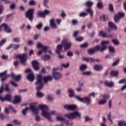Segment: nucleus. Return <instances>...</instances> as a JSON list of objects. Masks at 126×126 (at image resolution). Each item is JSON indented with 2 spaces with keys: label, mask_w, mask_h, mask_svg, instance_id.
<instances>
[{
  "label": "nucleus",
  "mask_w": 126,
  "mask_h": 126,
  "mask_svg": "<svg viewBox=\"0 0 126 126\" xmlns=\"http://www.w3.org/2000/svg\"><path fill=\"white\" fill-rule=\"evenodd\" d=\"M11 76L13 78H14V79H15V80H16L17 81H18V80L21 78V75H20L15 76L14 74H11Z\"/></svg>",
  "instance_id": "nucleus-34"
},
{
  "label": "nucleus",
  "mask_w": 126,
  "mask_h": 126,
  "mask_svg": "<svg viewBox=\"0 0 126 126\" xmlns=\"http://www.w3.org/2000/svg\"><path fill=\"white\" fill-rule=\"evenodd\" d=\"M112 42L114 45H120V42L117 39H112Z\"/></svg>",
  "instance_id": "nucleus-51"
},
{
  "label": "nucleus",
  "mask_w": 126,
  "mask_h": 126,
  "mask_svg": "<svg viewBox=\"0 0 126 126\" xmlns=\"http://www.w3.org/2000/svg\"><path fill=\"white\" fill-rule=\"evenodd\" d=\"M2 26L3 27V29H4V31L5 33H11V32H12L11 29H10L6 24H3Z\"/></svg>",
  "instance_id": "nucleus-20"
},
{
  "label": "nucleus",
  "mask_w": 126,
  "mask_h": 126,
  "mask_svg": "<svg viewBox=\"0 0 126 126\" xmlns=\"http://www.w3.org/2000/svg\"><path fill=\"white\" fill-rule=\"evenodd\" d=\"M82 74L85 76H88V75H91V74H92V73L91 72V71H86V72H82Z\"/></svg>",
  "instance_id": "nucleus-46"
},
{
  "label": "nucleus",
  "mask_w": 126,
  "mask_h": 126,
  "mask_svg": "<svg viewBox=\"0 0 126 126\" xmlns=\"http://www.w3.org/2000/svg\"><path fill=\"white\" fill-rule=\"evenodd\" d=\"M36 47L38 49L41 48L42 50H39L38 53H37V55L38 56H41L43 53L44 54H46L47 53V50L49 49V47L48 46H43V44L42 43L38 42L37 44L36 45Z\"/></svg>",
  "instance_id": "nucleus-9"
},
{
  "label": "nucleus",
  "mask_w": 126,
  "mask_h": 126,
  "mask_svg": "<svg viewBox=\"0 0 126 126\" xmlns=\"http://www.w3.org/2000/svg\"><path fill=\"white\" fill-rule=\"evenodd\" d=\"M87 12H89L90 14L91 17H93V15L94 14V11L91 7H89L88 9H86Z\"/></svg>",
  "instance_id": "nucleus-29"
},
{
  "label": "nucleus",
  "mask_w": 126,
  "mask_h": 126,
  "mask_svg": "<svg viewBox=\"0 0 126 126\" xmlns=\"http://www.w3.org/2000/svg\"><path fill=\"white\" fill-rule=\"evenodd\" d=\"M20 48V45L16 44H12V48L14 51L18 50Z\"/></svg>",
  "instance_id": "nucleus-37"
},
{
  "label": "nucleus",
  "mask_w": 126,
  "mask_h": 126,
  "mask_svg": "<svg viewBox=\"0 0 126 126\" xmlns=\"http://www.w3.org/2000/svg\"><path fill=\"white\" fill-rule=\"evenodd\" d=\"M35 27L38 30H41L42 27H43V24L42 23H39L36 25Z\"/></svg>",
  "instance_id": "nucleus-41"
},
{
  "label": "nucleus",
  "mask_w": 126,
  "mask_h": 126,
  "mask_svg": "<svg viewBox=\"0 0 126 126\" xmlns=\"http://www.w3.org/2000/svg\"><path fill=\"white\" fill-rule=\"evenodd\" d=\"M118 126H126V122L123 121L118 122Z\"/></svg>",
  "instance_id": "nucleus-44"
},
{
  "label": "nucleus",
  "mask_w": 126,
  "mask_h": 126,
  "mask_svg": "<svg viewBox=\"0 0 126 126\" xmlns=\"http://www.w3.org/2000/svg\"><path fill=\"white\" fill-rule=\"evenodd\" d=\"M28 45H30V46H32V45H34V42L32 40H29L28 41Z\"/></svg>",
  "instance_id": "nucleus-64"
},
{
  "label": "nucleus",
  "mask_w": 126,
  "mask_h": 126,
  "mask_svg": "<svg viewBox=\"0 0 126 126\" xmlns=\"http://www.w3.org/2000/svg\"><path fill=\"white\" fill-rule=\"evenodd\" d=\"M43 3L44 6H45L46 7L49 8V6H48V3H49V0H43Z\"/></svg>",
  "instance_id": "nucleus-50"
},
{
  "label": "nucleus",
  "mask_w": 126,
  "mask_h": 126,
  "mask_svg": "<svg viewBox=\"0 0 126 126\" xmlns=\"http://www.w3.org/2000/svg\"><path fill=\"white\" fill-rule=\"evenodd\" d=\"M67 56H68V57H72L73 53L72 52L69 51L67 53Z\"/></svg>",
  "instance_id": "nucleus-63"
},
{
  "label": "nucleus",
  "mask_w": 126,
  "mask_h": 126,
  "mask_svg": "<svg viewBox=\"0 0 126 126\" xmlns=\"http://www.w3.org/2000/svg\"><path fill=\"white\" fill-rule=\"evenodd\" d=\"M80 116H81V115L78 112L67 113L64 115V116L66 117V118H67V119H69L70 120H73V119H75L77 117H79V118L80 117Z\"/></svg>",
  "instance_id": "nucleus-10"
},
{
  "label": "nucleus",
  "mask_w": 126,
  "mask_h": 126,
  "mask_svg": "<svg viewBox=\"0 0 126 126\" xmlns=\"http://www.w3.org/2000/svg\"><path fill=\"white\" fill-rule=\"evenodd\" d=\"M56 120L58 122H61V123H63V121H64V118H63L62 114H59L56 117Z\"/></svg>",
  "instance_id": "nucleus-27"
},
{
  "label": "nucleus",
  "mask_w": 126,
  "mask_h": 126,
  "mask_svg": "<svg viewBox=\"0 0 126 126\" xmlns=\"http://www.w3.org/2000/svg\"><path fill=\"white\" fill-rule=\"evenodd\" d=\"M9 75L6 74V71H4L2 73H0V78H1V81L3 82L5 80L6 78L9 77Z\"/></svg>",
  "instance_id": "nucleus-19"
},
{
  "label": "nucleus",
  "mask_w": 126,
  "mask_h": 126,
  "mask_svg": "<svg viewBox=\"0 0 126 126\" xmlns=\"http://www.w3.org/2000/svg\"><path fill=\"white\" fill-rule=\"evenodd\" d=\"M68 92L69 94V97H70V98H72V97H74V91H73V89H68Z\"/></svg>",
  "instance_id": "nucleus-26"
},
{
  "label": "nucleus",
  "mask_w": 126,
  "mask_h": 126,
  "mask_svg": "<svg viewBox=\"0 0 126 126\" xmlns=\"http://www.w3.org/2000/svg\"><path fill=\"white\" fill-rule=\"evenodd\" d=\"M34 12H35V9L32 8L29 9L26 12V17L28 18L30 21H32V20H33V15H34Z\"/></svg>",
  "instance_id": "nucleus-12"
},
{
  "label": "nucleus",
  "mask_w": 126,
  "mask_h": 126,
  "mask_svg": "<svg viewBox=\"0 0 126 126\" xmlns=\"http://www.w3.org/2000/svg\"><path fill=\"white\" fill-rule=\"evenodd\" d=\"M41 59L43 61H49L51 59V56L47 54L44 55L43 56L41 57Z\"/></svg>",
  "instance_id": "nucleus-32"
},
{
  "label": "nucleus",
  "mask_w": 126,
  "mask_h": 126,
  "mask_svg": "<svg viewBox=\"0 0 126 126\" xmlns=\"http://www.w3.org/2000/svg\"><path fill=\"white\" fill-rule=\"evenodd\" d=\"M100 19L102 21H106V20H108V15H103L100 17Z\"/></svg>",
  "instance_id": "nucleus-38"
},
{
  "label": "nucleus",
  "mask_w": 126,
  "mask_h": 126,
  "mask_svg": "<svg viewBox=\"0 0 126 126\" xmlns=\"http://www.w3.org/2000/svg\"><path fill=\"white\" fill-rule=\"evenodd\" d=\"M118 83H119V84H123V83H124V84H126V79L120 80L118 82Z\"/></svg>",
  "instance_id": "nucleus-56"
},
{
  "label": "nucleus",
  "mask_w": 126,
  "mask_h": 126,
  "mask_svg": "<svg viewBox=\"0 0 126 126\" xmlns=\"http://www.w3.org/2000/svg\"><path fill=\"white\" fill-rule=\"evenodd\" d=\"M63 67L61 66H59L57 67L53 68L52 77V76H46L43 77V81L44 83H47L48 81H51L52 79L54 78L55 80H60L63 78V74L60 72H57V70H62Z\"/></svg>",
  "instance_id": "nucleus-1"
},
{
  "label": "nucleus",
  "mask_w": 126,
  "mask_h": 126,
  "mask_svg": "<svg viewBox=\"0 0 126 126\" xmlns=\"http://www.w3.org/2000/svg\"><path fill=\"white\" fill-rule=\"evenodd\" d=\"M13 124H14V125H16V126H20V125H21V122L19 121H17V120H13Z\"/></svg>",
  "instance_id": "nucleus-48"
},
{
  "label": "nucleus",
  "mask_w": 126,
  "mask_h": 126,
  "mask_svg": "<svg viewBox=\"0 0 126 126\" xmlns=\"http://www.w3.org/2000/svg\"><path fill=\"white\" fill-rule=\"evenodd\" d=\"M16 59H19L21 63L25 65V63H26V60H27V53L16 55Z\"/></svg>",
  "instance_id": "nucleus-11"
},
{
  "label": "nucleus",
  "mask_w": 126,
  "mask_h": 126,
  "mask_svg": "<svg viewBox=\"0 0 126 126\" xmlns=\"http://www.w3.org/2000/svg\"><path fill=\"white\" fill-rule=\"evenodd\" d=\"M103 68V66L101 65H94V70H96V71H99V70H101Z\"/></svg>",
  "instance_id": "nucleus-30"
},
{
  "label": "nucleus",
  "mask_w": 126,
  "mask_h": 126,
  "mask_svg": "<svg viewBox=\"0 0 126 126\" xmlns=\"http://www.w3.org/2000/svg\"><path fill=\"white\" fill-rule=\"evenodd\" d=\"M119 74V71H111L110 75L112 76H117Z\"/></svg>",
  "instance_id": "nucleus-40"
},
{
  "label": "nucleus",
  "mask_w": 126,
  "mask_h": 126,
  "mask_svg": "<svg viewBox=\"0 0 126 126\" xmlns=\"http://www.w3.org/2000/svg\"><path fill=\"white\" fill-rule=\"evenodd\" d=\"M5 42H6V39H3L0 41V48L4 44V43H5Z\"/></svg>",
  "instance_id": "nucleus-57"
},
{
  "label": "nucleus",
  "mask_w": 126,
  "mask_h": 126,
  "mask_svg": "<svg viewBox=\"0 0 126 126\" xmlns=\"http://www.w3.org/2000/svg\"><path fill=\"white\" fill-rule=\"evenodd\" d=\"M83 60L87 62V63H95V59L92 58H83Z\"/></svg>",
  "instance_id": "nucleus-23"
},
{
  "label": "nucleus",
  "mask_w": 126,
  "mask_h": 126,
  "mask_svg": "<svg viewBox=\"0 0 126 126\" xmlns=\"http://www.w3.org/2000/svg\"><path fill=\"white\" fill-rule=\"evenodd\" d=\"M4 89L7 92H9L10 91V90L9 89V86L7 84H5L4 86Z\"/></svg>",
  "instance_id": "nucleus-47"
},
{
  "label": "nucleus",
  "mask_w": 126,
  "mask_h": 126,
  "mask_svg": "<svg viewBox=\"0 0 126 126\" xmlns=\"http://www.w3.org/2000/svg\"><path fill=\"white\" fill-rule=\"evenodd\" d=\"M26 73H29L28 76H27V79L29 81L32 82L34 81V79H35V77L34 76V74H33V72L30 69H27L25 71Z\"/></svg>",
  "instance_id": "nucleus-14"
},
{
  "label": "nucleus",
  "mask_w": 126,
  "mask_h": 126,
  "mask_svg": "<svg viewBox=\"0 0 126 126\" xmlns=\"http://www.w3.org/2000/svg\"><path fill=\"white\" fill-rule=\"evenodd\" d=\"M32 64L35 70H38L39 69V62L36 61H33L32 62Z\"/></svg>",
  "instance_id": "nucleus-21"
},
{
  "label": "nucleus",
  "mask_w": 126,
  "mask_h": 126,
  "mask_svg": "<svg viewBox=\"0 0 126 126\" xmlns=\"http://www.w3.org/2000/svg\"><path fill=\"white\" fill-rule=\"evenodd\" d=\"M49 13H50V11L48 10H45L44 11H38L37 12V14L39 17H45Z\"/></svg>",
  "instance_id": "nucleus-17"
},
{
  "label": "nucleus",
  "mask_w": 126,
  "mask_h": 126,
  "mask_svg": "<svg viewBox=\"0 0 126 126\" xmlns=\"http://www.w3.org/2000/svg\"><path fill=\"white\" fill-rule=\"evenodd\" d=\"M104 84L106 86H108V87H113L114 86V82H112L105 81Z\"/></svg>",
  "instance_id": "nucleus-28"
},
{
  "label": "nucleus",
  "mask_w": 126,
  "mask_h": 126,
  "mask_svg": "<svg viewBox=\"0 0 126 126\" xmlns=\"http://www.w3.org/2000/svg\"><path fill=\"white\" fill-rule=\"evenodd\" d=\"M63 44H60L57 46V49L56 50V53L57 54H61L63 51Z\"/></svg>",
  "instance_id": "nucleus-25"
},
{
  "label": "nucleus",
  "mask_w": 126,
  "mask_h": 126,
  "mask_svg": "<svg viewBox=\"0 0 126 126\" xmlns=\"http://www.w3.org/2000/svg\"><path fill=\"white\" fill-rule=\"evenodd\" d=\"M107 118L108 119V120L109 122L113 124V120L111 119V113H109L108 116H107Z\"/></svg>",
  "instance_id": "nucleus-61"
},
{
  "label": "nucleus",
  "mask_w": 126,
  "mask_h": 126,
  "mask_svg": "<svg viewBox=\"0 0 126 126\" xmlns=\"http://www.w3.org/2000/svg\"><path fill=\"white\" fill-rule=\"evenodd\" d=\"M96 6L97 8H99V9H102L103 7H104V6L103 5V2H98L96 4Z\"/></svg>",
  "instance_id": "nucleus-39"
},
{
  "label": "nucleus",
  "mask_w": 126,
  "mask_h": 126,
  "mask_svg": "<svg viewBox=\"0 0 126 126\" xmlns=\"http://www.w3.org/2000/svg\"><path fill=\"white\" fill-rule=\"evenodd\" d=\"M69 66V63H62V67H64V68H67Z\"/></svg>",
  "instance_id": "nucleus-53"
},
{
  "label": "nucleus",
  "mask_w": 126,
  "mask_h": 126,
  "mask_svg": "<svg viewBox=\"0 0 126 126\" xmlns=\"http://www.w3.org/2000/svg\"><path fill=\"white\" fill-rule=\"evenodd\" d=\"M13 41L15 43H19L20 42V39L18 37H15L13 38Z\"/></svg>",
  "instance_id": "nucleus-55"
},
{
  "label": "nucleus",
  "mask_w": 126,
  "mask_h": 126,
  "mask_svg": "<svg viewBox=\"0 0 126 126\" xmlns=\"http://www.w3.org/2000/svg\"><path fill=\"white\" fill-rule=\"evenodd\" d=\"M125 16V13L124 12H119L118 14H116L114 17V21L115 22H119V20Z\"/></svg>",
  "instance_id": "nucleus-18"
},
{
  "label": "nucleus",
  "mask_w": 126,
  "mask_h": 126,
  "mask_svg": "<svg viewBox=\"0 0 126 126\" xmlns=\"http://www.w3.org/2000/svg\"><path fill=\"white\" fill-rule=\"evenodd\" d=\"M106 103H107V100L103 98L98 100L97 104L98 105H105Z\"/></svg>",
  "instance_id": "nucleus-33"
},
{
  "label": "nucleus",
  "mask_w": 126,
  "mask_h": 126,
  "mask_svg": "<svg viewBox=\"0 0 126 126\" xmlns=\"http://www.w3.org/2000/svg\"><path fill=\"white\" fill-rule=\"evenodd\" d=\"M64 109H65L66 110H69L70 111H73L77 108L76 105L75 104H66L64 105L63 106Z\"/></svg>",
  "instance_id": "nucleus-16"
},
{
  "label": "nucleus",
  "mask_w": 126,
  "mask_h": 126,
  "mask_svg": "<svg viewBox=\"0 0 126 126\" xmlns=\"http://www.w3.org/2000/svg\"><path fill=\"white\" fill-rule=\"evenodd\" d=\"M109 9L110 11H114V7L113 6V4H112V3L109 4Z\"/></svg>",
  "instance_id": "nucleus-58"
},
{
  "label": "nucleus",
  "mask_w": 126,
  "mask_h": 126,
  "mask_svg": "<svg viewBox=\"0 0 126 126\" xmlns=\"http://www.w3.org/2000/svg\"><path fill=\"white\" fill-rule=\"evenodd\" d=\"M108 27L109 29L106 30L107 32H111V30H117V26L112 22H109L108 23Z\"/></svg>",
  "instance_id": "nucleus-15"
},
{
  "label": "nucleus",
  "mask_w": 126,
  "mask_h": 126,
  "mask_svg": "<svg viewBox=\"0 0 126 126\" xmlns=\"http://www.w3.org/2000/svg\"><path fill=\"white\" fill-rule=\"evenodd\" d=\"M56 21L58 25H60L62 23V19H57L56 20L55 18H53L49 21V25L52 29H58V26L57 24L55 22Z\"/></svg>",
  "instance_id": "nucleus-6"
},
{
  "label": "nucleus",
  "mask_w": 126,
  "mask_h": 126,
  "mask_svg": "<svg viewBox=\"0 0 126 126\" xmlns=\"http://www.w3.org/2000/svg\"><path fill=\"white\" fill-rule=\"evenodd\" d=\"M110 43V41H103L101 42V46L102 47L100 46V45L96 46L94 48H91L88 50V53L90 55H93L96 51H100V52H103V51H105L106 49H107V45Z\"/></svg>",
  "instance_id": "nucleus-4"
},
{
  "label": "nucleus",
  "mask_w": 126,
  "mask_h": 126,
  "mask_svg": "<svg viewBox=\"0 0 126 126\" xmlns=\"http://www.w3.org/2000/svg\"><path fill=\"white\" fill-rule=\"evenodd\" d=\"M63 123H64V124H66V126L72 125V123H69V121L68 120H65V119H64Z\"/></svg>",
  "instance_id": "nucleus-49"
},
{
  "label": "nucleus",
  "mask_w": 126,
  "mask_h": 126,
  "mask_svg": "<svg viewBox=\"0 0 126 126\" xmlns=\"http://www.w3.org/2000/svg\"><path fill=\"white\" fill-rule=\"evenodd\" d=\"M3 90V86H1L0 87V94L2 93V91ZM11 100H12V96L10 94H7L4 97H1L0 95V101L1 102H4V101H7L8 102H11Z\"/></svg>",
  "instance_id": "nucleus-7"
},
{
  "label": "nucleus",
  "mask_w": 126,
  "mask_h": 126,
  "mask_svg": "<svg viewBox=\"0 0 126 126\" xmlns=\"http://www.w3.org/2000/svg\"><path fill=\"white\" fill-rule=\"evenodd\" d=\"M46 97L50 102H53V101L55 100V98H54V97H53V95H52L51 94H47Z\"/></svg>",
  "instance_id": "nucleus-35"
},
{
  "label": "nucleus",
  "mask_w": 126,
  "mask_h": 126,
  "mask_svg": "<svg viewBox=\"0 0 126 126\" xmlns=\"http://www.w3.org/2000/svg\"><path fill=\"white\" fill-rule=\"evenodd\" d=\"M29 4L30 5H35V4H36V1L34 0H30Z\"/></svg>",
  "instance_id": "nucleus-54"
},
{
  "label": "nucleus",
  "mask_w": 126,
  "mask_h": 126,
  "mask_svg": "<svg viewBox=\"0 0 126 126\" xmlns=\"http://www.w3.org/2000/svg\"><path fill=\"white\" fill-rule=\"evenodd\" d=\"M88 47V43H84L80 45L81 48H87Z\"/></svg>",
  "instance_id": "nucleus-62"
},
{
  "label": "nucleus",
  "mask_w": 126,
  "mask_h": 126,
  "mask_svg": "<svg viewBox=\"0 0 126 126\" xmlns=\"http://www.w3.org/2000/svg\"><path fill=\"white\" fill-rule=\"evenodd\" d=\"M62 45H63L64 50L65 51H67V50H69L70 49V47H71V45H72L71 44V42H68L67 40L66 39H63L62 42H61Z\"/></svg>",
  "instance_id": "nucleus-13"
},
{
  "label": "nucleus",
  "mask_w": 126,
  "mask_h": 126,
  "mask_svg": "<svg viewBox=\"0 0 126 126\" xmlns=\"http://www.w3.org/2000/svg\"><path fill=\"white\" fill-rule=\"evenodd\" d=\"M72 24L73 25H77L78 24V21L77 20H73L72 21Z\"/></svg>",
  "instance_id": "nucleus-60"
},
{
  "label": "nucleus",
  "mask_w": 126,
  "mask_h": 126,
  "mask_svg": "<svg viewBox=\"0 0 126 126\" xmlns=\"http://www.w3.org/2000/svg\"><path fill=\"white\" fill-rule=\"evenodd\" d=\"M108 50L110 53H114L115 52V48H114V47L112 46H110L108 47Z\"/></svg>",
  "instance_id": "nucleus-52"
},
{
  "label": "nucleus",
  "mask_w": 126,
  "mask_h": 126,
  "mask_svg": "<svg viewBox=\"0 0 126 126\" xmlns=\"http://www.w3.org/2000/svg\"><path fill=\"white\" fill-rule=\"evenodd\" d=\"M99 36H101L103 37V38H111L112 37V34H107L106 32H103V31H100L99 32Z\"/></svg>",
  "instance_id": "nucleus-22"
},
{
  "label": "nucleus",
  "mask_w": 126,
  "mask_h": 126,
  "mask_svg": "<svg viewBox=\"0 0 126 126\" xmlns=\"http://www.w3.org/2000/svg\"><path fill=\"white\" fill-rule=\"evenodd\" d=\"M38 103L37 102H32L30 104V109L32 112L33 114L35 115V120L36 122H40L42 119L40 117L38 114H39V111L40 108H37V104Z\"/></svg>",
  "instance_id": "nucleus-5"
},
{
  "label": "nucleus",
  "mask_w": 126,
  "mask_h": 126,
  "mask_svg": "<svg viewBox=\"0 0 126 126\" xmlns=\"http://www.w3.org/2000/svg\"><path fill=\"white\" fill-rule=\"evenodd\" d=\"M38 108L41 110L43 117L46 118L48 121H52L51 116H54L56 114V111H51L49 112V108L47 105L44 104H39Z\"/></svg>",
  "instance_id": "nucleus-2"
},
{
  "label": "nucleus",
  "mask_w": 126,
  "mask_h": 126,
  "mask_svg": "<svg viewBox=\"0 0 126 126\" xmlns=\"http://www.w3.org/2000/svg\"><path fill=\"white\" fill-rule=\"evenodd\" d=\"M87 68V65L85 64H82L79 67V70L80 71H83V70H85V69Z\"/></svg>",
  "instance_id": "nucleus-36"
},
{
  "label": "nucleus",
  "mask_w": 126,
  "mask_h": 126,
  "mask_svg": "<svg viewBox=\"0 0 126 126\" xmlns=\"http://www.w3.org/2000/svg\"><path fill=\"white\" fill-rule=\"evenodd\" d=\"M88 15V14L86 12H82L79 13V16L80 17H84L85 16H87Z\"/></svg>",
  "instance_id": "nucleus-45"
},
{
  "label": "nucleus",
  "mask_w": 126,
  "mask_h": 126,
  "mask_svg": "<svg viewBox=\"0 0 126 126\" xmlns=\"http://www.w3.org/2000/svg\"><path fill=\"white\" fill-rule=\"evenodd\" d=\"M36 82L35 85H36V90L37 91L36 96L38 98H42L44 96V94L40 92V90H42L44 87V84L43 83V76L39 74L36 78Z\"/></svg>",
  "instance_id": "nucleus-3"
},
{
  "label": "nucleus",
  "mask_w": 126,
  "mask_h": 126,
  "mask_svg": "<svg viewBox=\"0 0 126 126\" xmlns=\"http://www.w3.org/2000/svg\"><path fill=\"white\" fill-rule=\"evenodd\" d=\"M21 102V97L19 95H16L15 96V100L13 101V104H18Z\"/></svg>",
  "instance_id": "nucleus-24"
},
{
  "label": "nucleus",
  "mask_w": 126,
  "mask_h": 126,
  "mask_svg": "<svg viewBox=\"0 0 126 126\" xmlns=\"http://www.w3.org/2000/svg\"><path fill=\"white\" fill-rule=\"evenodd\" d=\"M85 5H86V6L90 7L91 6H92L93 5V2L88 1L86 3H85Z\"/></svg>",
  "instance_id": "nucleus-42"
},
{
  "label": "nucleus",
  "mask_w": 126,
  "mask_h": 126,
  "mask_svg": "<svg viewBox=\"0 0 126 126\" xmlns=\"http://www.w3.org/2000/svg\"><path fill=\"white\" fill-rule=\"evenodd\" d=\"M74 98L79 102H81V103H85L87 105H91L92 100L89 96H86L83 98H81L79 96H74Z\"/></svg>",
  "instance_id": "nucleus-8"
},
{
  "label": "nucleus",
  "mask_w": 126,
  "mask_h": 126,
  "mask_svg": "<svg viewBox=\"0 0 126 126\" xmlns=\"http://www.w3.org/2000/svg\"><path fill=\"white\" fill-rule=\"evenodd\" d=\"M29 109H30V108L26 107V108L24 109L22 111V114L24 116H26V114H27V111H28Z\"/></svg>",
  "instance_id": "nucleus-43"
},
{
  "label": "nucleus",
  "mask_w": 126,
  "mask_h": 126,
  "mask_svg": "<svg viewBox=\"0 0 126 126\" xmlns=\"http://www.w3.org/2000/svg\"><path fill=\"white\" fill-rule=\"evenodd\" d=\"M119 63H120V60H117L115 62H114L112 63V66H116V65H117V64H119Z\"/></svg>",
  "instance_id": "nucleus-59"
},
{
  "label": "nucleus",
  "mask_w": 126,
  "mask_h": 126,
  "mask_svg": "<svg viewBox=\"0 0 126 126\" xmlns=\"http://www.w3.org/2000/svg\"><path fill=\"white\" fill-rule=\"evenodd\" d=\"M100 98H103L104 100H109L110 96L109 94H100Z\"/></svg>",
  "instance_id": "nucleus-31"
}]
</instances>
